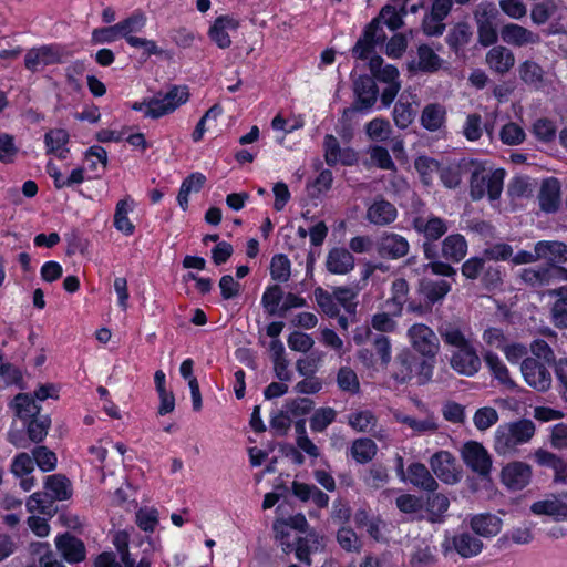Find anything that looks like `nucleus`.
Masks as SVG:
<instances>
[{
	"mask_svg": "<svg viewBox=\"0 0 567 567\" xmlns=\"http://www.w3.org/2000/svg\"><path fill=\"white\" fill-rule=\"evenodd\" d=\"M466 174H470V195L473 200L485 195L491 200L497 199L503 190L505 171L493 168L487 162L468 159L465 162Z\"/></svg>",
	"mask_w": 567,
	"mask_h": 567,
	"instance_id": "nucleus-1",
	"label": "nucleus"
},
{
	"mask_svg": "<svg viewBox=\"0 0 567 567\" xmlns=\"http://www.w3.org/2000/svg\"><path fill=\"white\" fill-rule=\"evenodd\" d=\"M47 492L33 493L27 501L30 513L38 512L48 518L58 514L56 501H68L73 495L71 481L63 474H52L45 477Z\"/></svg>",
	"mask_w": 567,
	"mask_h": 567,
	"instance_id": "nucleus-2",
	"label": "nucleus"
},
{
	"mask_svg": "<svg viewBox=\"0 0 567 567\" xmlns=\"http://www.w3.org/2000/svg\"><path fill=\"white\" fill-rule=\"evenodd\" d=\"M536 426L529 419H519L498 425L494 434V450L498 455H508L517 446L528 443L535 435Z\"/></svg>",
	"mask_w": 567,
	"mask_h": 567,
	"instance_id": "nucleus-3",
	"label": "nucleus"
},
{
	"mask_svg": "<svg viewBox=\"0 0 567 567\" xmlns=\"http://www.w3.org/2000/svg\"><path fill=\"white\" fill-rule=\"evenodd\" d=\"M393 367V378L399 383H406L416 377L417 384L424 385L432 379L434 361L404 349L395 357Z\"/></svg>",
	"mask_w": 567,
	"mask_h": 567,
	"instance_id": "nucleus-4",
	"label": "nucleus"
},
{
	"mask_svg": "<svg viewBox=\"0 0 567 567\" xmlns=\"http://www.w3.org/2000/svg\"><path fill=\"white\" fill-rule=\"evenodd\" d=\"M189 99L187 86L174 85L165 94H157L143 102H135L132 105L134 111H143L145 117L159 118L173 113Z\"/></svg>",
	"mask_w": 567,
	"mask_h": 567,
	"instance_id": "nucleus-5",
	"label": "nucleus"
},
{
	"mask_svg": "<svg viewBox=\"0 0 567 567\" xmlns=\"http://www.w3.org/2000/svg\"><path fill=\"white\" fill-rule=\"evenodd\" d=\"M70 56L69 51L60 44H44L28 50L24 66L31 72H40L47 66L61 64Z\"/></svg>",
	"mask_w": 567,
	"mask_h": 567,
	"instance_id": "nucleus-6",
	"label": "nucleus"
},
{
	"mask_svg": "<svg viewBox=\"0 0 567 567\" xmlns=\"http://www.w3.org/2000/svg\"><path fill=\"white\" fill-rule=\"evenodd\" d=\"M396 473L400 480L408 481L411 485L425 492H435L439 487L436 480L433 477L429 468L421 462H412L409 464L405 472L403 457L398 456Z\"/></svg>",
	"mask_w": 567,
	"mask_h": 567,
	"instance_id": "nucleus-7",
	"label": "nucleus"
},
{
	"mask_svg": "<svg viewBox=\"0 0 567 567\" xmlns=\"http://www.w3.org/2000/svg\"><path fill=\"white\" fill-rule=\"evenodd\" d=\"M533 477L532 466L523 461H512L502 467L499 480L509 492H519L526 488Z\"/></svg>",
	"mask_w": 567,
	"mask_h": 567,
	"instance_id": "nucleus-8",
	"label": "nucleus"
},
{
	"mask_svg": "<svg viewBox=\"0 0 567 567\" xmlns=\"http://www.w3.org/2000/svg\"><path fill=\"white\" fill-rule=\"evenodd\" d=\"M413 349L421 358L433 360L439 351V340L431 328L423 323H415L409 329Z\"/></svg>",
	"mask_w": 567,
	"mask_h": 567,
	"instance_id": "nucleus-9",
	"label": "nucleus"
},
{
	"mask_svg": "<svg viewBox=\"0 0 567 567\" xmlns=\"http://www.w3.org/2000/svg\"><path fill=\"white\" fill-rule=\"evenodd\" d=\"M54 545L61 558L70 565H78L86 559L84 542L69 532L58 534Z\"/></svg>",
	"mask_w": 567,
	"mask_h": 567,
	"instance_id": "nucleus-10",
	"label": "nucleus"
},
{
	"mask_svg": "<svg viewBox=\"0 0 567 567\" xmlns=\"http://www.w3.org/2000/svg\"><path fill=\"white\" fill-rule=\"evenodd\" d=\"M462 457L467 467L483 477H488L492 468V458L486 449L476 441L464 444Z\"/></svg>",
	"mask_w": 567,
	"mask_h": 567,
	"instance_id": "nucleus-11",
	"label": "nucleus"
},
{
	"mask_svg": "<svg viewBox=\"0 0 567 567\" xmlns=\"http://www.w3.org/2000/svg\"><path fill=\"white\" fill-rule=\"evenodd\" d=\"M324 161L329 166L338 164L343 166L354 165L359 157L352 147H342L336 136L328 134L323 140Z\"/></svg>",
	"mask_w": 567,
	"mask_h": 567,
	"instance_id": "nucleus-12",
	"label": "nucleus"
},
{
	"mask_svg": "<svg viewBox=\"0 0 567 567\" xmlns=\"http://www.w3.org/2000/svg\"><path fill=\"white\" fill-rule=\"evenodd\" d=\"M520 278L533 287H543L553 284L555 280H567V269L556 265L526 268L522 271Z\"/></svg>",
	"mask_w": 567,
	"mask_h": 567,
	"instance_id": "nucleus-13",
	"label": "nucleus"
},
{
	"mask_svg": "<svg viewBox=\"0 0 567 567\" xmlns=\"http://www.w3.org/2000/svg\"><path fill=\"white\" fill-rule=\"evenodd\" d=\"M526 383L537 391L545 392L551 385V374L544 363L534 358H525L520 365Z\"/></svg>",
	"mask_w": 567,
	"mask_h": 567,
	"instance_id": "nucleus-14",
	"label": "nucleus"
},
{
	"mask_svg": "<svg viewBox=\"0 0 567 567\" xmlns=\"http://www.w3.org/2000/svg\"><path fill=\"white\" fill-rule=\"evenodd\" d=\"M377 252L386 259H400L405 257L410 249L408 239L399 234L383 231L375 243Z\"/></svg>",
	"mask_w": 567,
	"mask_h": 567,
	"instance_id": "nucleus-15",
	"label": "nucleus"
},
{
	"mask_svg": "<svg viewBox=\"0 0 567 567\" xmlns=\"http://www.w3.org/2000/svg\"><path fill=\"white\" fill-rule=\"evenodd\" d=\"M413 229L426 240H439L449 229L446 220L431 213L416 215L412 220Z\"/></svg>",
	"mask_w": 567,
	"mask_h": 567,
	"instance_id": "nucleus-16",
	"label": "nucleus"
},
{
	"mask_svg": "<svg viewBox=\"0 0 567 567\" xmlns=\"http://www.w3.org/2000/svg\"><path fill=\"white\" fill-rule=\"evenodd\" d=\"M239 28V21L231 16H220L216 18L208 29L209 39L221 50L231 45L230 32H236Z\"/></svg>",
	"mask_w": 567,
	"mask_h": 567,
	"instance_id": "nucleus-17",
	"label": "nucleus"
},
{
	"mask_svg": "<svg viewBox=\"0 0 567 567\" xmlns=\"http://www.w3.org/2000/svg\"><path fill=\"white\" fill-rule=\"evenodd\" d=\"M430 466L439 480L453 484L458 480L455 468V457L449 451H439L430 458Z\"/></svg>",
	"mask_w": 567,
	"mask_h": 567,
	"instance_id": "nucleus-18",
	"label": "nucleus"
},
{
	"mask_svg": "<svg viewBox=\"0 0 567 567\" xmlns=\"http://www.w3.org/2000/svg\"><path fill=\"white\" fill-rule=\"evenodd\" d=\"M501 37L505 43L518 48L536 45L542 40L538 33L516 23L504 25L501 30Z\"/></svg>",
	"mask_w": 567,
	"mask_h": 567,
	"instance_id": "nucleus-19",
	"label": "nucleus"
},
{
	"mask_svg": "<svg viewBox=\"0 0 567 567\" xmlns=\"http://www.w3.org/2000/svg\"><path fill=\"white\" fill-rule=\"evenodd\" d=\"M485 63L492 72L504 75L514 66L515 55L508 48L495 45L487 51Z\"/></svg>",
	"mask_w": 567,
	"mask_h": 567,
	"instance_id": "nucleus-20",
	"label": "nucleus"
},
{
	"mask_svg": "<svg viewBox=\"0 0 567 567\" xmlns=\"http://www.w3.org/2000/svg\"><path fill=\"white\" fill-rule=\"evenodd\" d=\"M291 493L301 503L312 502L319 509L327 508L329 505V495L313 484L293 481L291 483Z\"/></svg>",
	"mask_w": 567,
	"mask_h": 567,
	"instance_id": "nucleus-21",
	"label": "nucleus"
},
{
	"mask_svg": "<svg viewBox=\"0 0 567 567\" xmlns=\"http://www.w3.org/2000/svg\"><path fill=\"white\" fill-rule=\"evenodd\" d=\"M451 364L458 373L472 377L480 370L481 360L475 350L467 344L453 354Z\"/></svg>",
	"mask_w": 567,
	"mask_h": 567,
	"instance_id": "nucleus-22",
	"label": "nucleus"
},
{
	"mask_svg": "<svg viewBox=\"0 0 567 567\" xmlns=\"http://www.w3.org/2000/svg\"><path fill=\"white\" fill-rule=\"evenodd\" d=\"M398 210L393 204L377 198L367 209L365 218L375 226H386L396 219Z\"/></svg>",
	"mask_w": 567,
	"mask_h": 567,
	"instance_id": "nucleus-23",
	"label": "nucleus"
},
{
	"mask_svg": "<svg viewBox=\"0 0 567 567\" xmlns=\"http://www.w3.org/2000/svg\"><path fill=\"white\" fill-rule=\"evenodd\" d=\"M503 526L502 519L492 513L473 515L470 520L471 529L478 536L491 538L496 536Z\"/></svg>",
	"mask_w": 567,
	"mask_h": 567,
	"instance_id": "nucleus-24",
	"label": "nucleus"
},
{
	"mask_svg": "<svg viewBox=\"0 0 567 567\" xmlns=\"http://www.w3.org/2000/svg\"><path fill=\"white\" fill-rule=\"evenodd\" d=\"M354 93L357 95V110L370 109L374 105L379 90L370 76H359L354 81Z\"/></svg>",
	"mask_w": 567,
	"mask_h": 567,
	"instance_id": "nucleus-25",
	"label": "nucleus"
},
{
	"mask_svg": "<svg viewBox=\"0 0 567 567\" xmlns=\"http://www.w3.org/2000/svg\"><path fill=\"white\" fill-rule=\"evenodd\" d=\"M451 547L462 557L472 558L483 550V542L474 535L463 532L455 534L451 540Z\"/></svg>",
	"mask_w": 567,
	"mask_h": 567,
	"instance_id": "nucleus-26",
	"label": "nucleus"
},
{
	"mask_svg": "<svg viewBox=\"0 0 567 567\" xmlns=\"http://www.w3.org/2000/svg\"><path fill=\"white\" fill-rule=\"evenodd\" d=\"M326 267L334 275H346L354 268V257L346 248H332L327 256Z\"/></svg>",
	"mask_w": 567,
	"mask_h": 567,
	"instance_id": "nucleus-27",
	"label": "nucleus"
},
{
	"mask_svg": "<svg viewBox=\"0 0 567 567\" xmlns=\"http://www.w3.org/2000/svg\"><path fill=\"white\" fill-rule=\"evenodd\" d=\"M519 79L529 87L540 90L546 85V72L533 60L523 61L518 66Z\"/></svg>",
	"mask_w": 567,
	"mask_h": 567,
	"instance_id": "nucleus-28",
	"label": "nucleus"
},
{
	"mask_svg": "<svg viewBox=\"0 0 567 567\" xmlns=\"http://www.w3.org/2000/svg\"><path fill=\"white\" fill-rule=\"evenodd\" d=\"M380 27L377 20H373L364 30L363 37L360 38L352 49V54L357 59L364 60L374 49V45L382 40L379 35Z\"/></svg>",
	"mask_w": 567,
	"mask_h": 567,
	"instance_id": "nucleus-29",
	"label": "nucleus"
},
{
	"mask_svg": "<svg viewBox=\"0 0 567 567\" xmlns=\"http://www.w3.org/2000/svg\"><path fill=\"white\" fill-rule=\"evenodd\" d=\"M539 206L546 213H554L560 205V185L555 178L542 184L538 195Z\"/></svg>",
	"mask_w": 567,
	"mask_h": 567,
	"instance_id": "nucleus-30",
	"label": "nucleus"
},
{
	"mask_svg": "<svg viewBox=\"0 0 567 567\" xmlns=\"http://www.w3.org/2000/svg\"><path fill=\"white\" fill-rule=\"evenodd\" d=\"M446 121V109L440 103H430L424 106L420 122L421 125L430 131L436 132L441 130Z\"/></svg>",
	"mask_w": 567,
	"mask_h": 567,
	"instance_id": "nucleus-31",
	"label": "nucleus"
},
{
	"mask_svg": "<svg viewBox=\"0 0 567 567\" xmlns=\"http://www.w3.org/2000/svg\"><path fill=\"white\" fill-rule=\"evenodd\" d=\"M442 257L453 261H461L467 254V241L461 234H452L444 238L441 248Z\"/></svg>",
	"mask_w": 567,
	"mask_h": 567,
	"instance_id": "nucleus-32",
	"label": "nucleus"
},
{
	"mask_svg": "<svg viewBox=\"0 0 567 567\" xmlns=\"http://www.w3.org/2000/svg\"><path fill=\"white\" fill-rule=\"evenodd\" d=\"M69 133L63 128H52L44 135L47 153L53 154L58 158L64 159L69 154L68 143Z\"/></svg>",
	"mask_w": 567,
	"mask_h": 567,
	"instance_id": "nucleus-33",
	"label": "nucleus"
},
{
	"mask_svg": "<svg viewBox=\"0 0 567 567\" xmlns=\"http://www.w3.org/2000/svg\"><path fill=\"white\" fill-rule=\"evenodd\" d=\"M472 35L473 32L470 24L466 22H458L449 31L446 35V43L450 49L458 55L470 43Z\"/></svg>",
	"mask_w": 567,
	"mask_h": 567,
	"instance_id": "nucleus-34",
	"label": "nucleus"
},
{
	"mask_svg": "<svg viewBox=\"0 0 567 567\" xmlns=\"http://www.w3.org/2000/svg\"><path fill=\"white\" fill-rule=\"evenodd\" d=\"M484 132L492 138L493 125L483 124L482 116L477 113L468 114L462 127L463 136L470 142H475L482 137Z\"/></svg>",
	"mask_w": 567,
	"mask_h": 567,
	"instance_id": "nucleus-35",
	"label": "nucleus"
},
{
	"mask_svg": "<svg viewBox=\"0 0 567 567\" xmlns=\"http://www.w3.org/2000/svg\"><path fill=\"white\" fill-rule=\"evenodd\" d=\"M539 259H546L548 265L567 260V245L560 241H538L535 245Z\"/></svg>",
	"mask_w": 567,
	"mask_h": 567,
	"instance_id": "nucleus-36",
	"label": "nucleus"
},
{
	"mask_svg": "<svg viewBox=\"0 0 567 567\" xmlns=\"http://www.w3.org/2000/svg\"><path fill=\"white\" fill-rule=\"evenodd\" d=\"M147 23V17L143 11H135L126 19L116 23L121 38L128 43V39H136L135 33L142 32Z\"/></svg>",
	"mask_w": 567,
	"mask_h": 567,
	"instance_id": "nucleus-37",
	"label": "nucleus"
},
{
	"mask_svg": "<svg viewBox=\"0 0 567 567\" xmlns=\"http://www.w3.org/2000/svg\"><path fill=\"white\" fill-rule=\"evenodd\" d=\"M378 453L375 442L370 437H359L352 441L350 454L359 464L371 462Z\"/></svg>",
	"mask_w": 567,
	"mask_h": 567,
	"instance_id": "nucleus-38",
	"label": "nucleus"
},
{
	"mask_svg": "<svg viewBox=\"0 0 567 567\" xmlns=\"http://www.w3.org/2000/svg\"><path fill=\"white\" fill-rule=\"evenodd\" d=\"M12 404L14 406L17 416L22 422H25L27 420L41 414V406L29 393L17 394L12 401Z\"/></svg>",
	"mask_w": 567,
	"mask_h": 567,
	"instance_id": "nucleus-39",
	"label": "nucleus"
},
{
	"mask_svg": "<svg viewBox=\"0 0 567 567\" xmlns=\"http://www.w3.org/2000/svg\"><path fill=\"white\" fill-rule=\"evenodd\" d=\"M485 365L494 379L499 383L513 388L515 383L509 377V371L501 358L493 351H486L483 355Z\"/></svg>",
	"mask_w": 567,
	"mask_h": 567,
	"instance_id": "nucleus-40",
	"label": "nucleus"
},
{
	"mask_svg": "<svg viewBox=\"0 0 567 567\" xmlns=\"http://www.w3.org/2000/svg\"><path fill=\"white\" fill-rule=\"evenodd\" d=\"M133 200L130 197L121 199L116 204L114 214V227L126 236L133 235L135 226L128 218V213L133 209Z\"/></svg>",
	"mask_w": 567,
	"mask_h": 567,
	"instance_id": "nucleus-41",
	"label": "nucleus"
},
{
	"mask_svg": "<svg viewBox=\"0 0 567 567\" xmlns=\"http://www.w3.org/2000/svg\"><path fill=\"white\" fill-rule=\"evenodd\" d=\"M206 182V177L202 173H193L187 176L182 185L179 193L177 195L178 205L183 210H186L188 207V196L192 192L198 193Z\"/></svg>",
	"mask_w": 567,
	"mask_h": 567,
	"instance_id": "nucleus-42",
	"label": "nucleus"
},
{
	"mask_svg": "<svg viewBox=\"0 0 567 567\" xmlns=\"http://www.w3.org/2000/svg\"><path fill=\"white\" fill-rule=\"evenodd\" d=\"M23 425L25 426L28 437L34 443H40L48 434L51 426V417L48 414H39L23 422Z\"/></svg>",
	"mask_w": 567,
	"mask_h": 567,
	"instance_id": "nucleus-43",
	"label": "nucleus"
},
{
	"mask_svg": "<svg viewBox=\"0 0 567 567\" xmlns=\"http://www.w3.org/2000/svg\"><path fill=\"white\" fill-rule=\"evenodd\" d=\"M429 495L424 502V507L433 523L440 522L442 516L449 509L450 501L447 496L441 493L427 492Z\"/></svg>",
	"mask_w": 567,
	"mask_h": 567,
	"instance_id": "nucleus-44",
	"label": "nucleus"
},
{
	"mask_svg": "<svg viewBox=\"0 0 567 567\" xmlns=\"http://www.w3.org/2000/svg\"><path fill=\"white\" fill-rule=\"evenodd\" d=\"M417 58L416 68L423 72L433 73L442 66V59L426 44L417 48Z\"/></svg>",
	"mask_w": 567,
	"mask_h": 567,
	"instance_id": "nucleus-45",
	"label": "nucleus"
},
{
	"mask_svg": "<svg viewBox=\"0 0 567 567\" xmlns=\"http://www.w3.org/2000/svg\"><path fill=\"white\" fill-rule=\"evenodd\" d=\"M369 65L373 76L380 82H384L386 84L399 82L398 69L391 64L383 65L382 58H371Z\"/></svg>",
	"mask_w": 567,
	"mask_h": 567,
	"instance_id": "nucleus-46",
	"label": "nucleus"
},
{
	"mask_svg": "<svg viewBox=\"0 0 567 567\" xmlns=\"http://www.w3.org/2000/svg\"><path fill=\"white\" fill-rule=\"evenodd\" d=\"M530 511L536 515L566 516L567 505L558 499H544L533 503Z\"/></svg>",
	"mask_w": 567,
	"mask_h": 567,
	"instance_id": "nucleus-47",
	"label": "nucleus"
},
{
	"mask_svg": "<svg viewBox=\"0 0 567 567\" xmlns=\"http://www.w3.org/2000/svg\"><path fill=\"white\" fill-rule=\"evenodd\" d=\"M336 410L330 406L317 409L310 417L311 431L315 433H322L336 421Z\"/></svg>",
	"mask_w": 567,
	"mask_h": 567,
	"instance_id": "nucleus-48",
	"label": "nucleus"
},
{
	"mask_svg": "<svg viewBox=\"0 0 567 567\" xmlns=\"http://www.w3.org/2000/svg\"><path fill=\"white\" fill-rule=\"evenodd\" d=\"M377 417L370 410L353 412L348 416L349 425L357 432H368L377 425Z\"/></svg>",
	"mask_w": 567,
	"mask_h": 567,
	"instance_id": "nucleus-49",
	"label": "nucleus"
},
{
	"mask_svg": "<svg viewBox=\"0 0 567 567\" xmlns=\"http://www.w3.org/2000/svg\"><path fill=\"white\" fill-rule=\"evenodd\" d=\"M271 278L279 282H286L291 276V262L284 254H277L270 261Z\"/></svg>",
	"mask_w": 567,
	"mask_h": 567,
	"instance_id": "nucleus-50",
	"label": "nucleus"
},
{
	"mask_svg": "<svg viewBox=\"0 0 567 567\" xmlns=\"http://www.w3.org/2000/svg\"><path fill=\"white\" fill-rule=\"evenodd\" d=\"M284 291L282 289L274 285L266 289L262 295V306L269 316L280 315V308L282 303Z\"/></svg>",
	"mask_w": 567,
	"mask_h": 567,
	"instance_id": "nucleus-51",
	"label": "nucleus"
},
{
	"mask_svg": "<svg viewBox=\"0 0 567 567\" xmlns=\"http://www.w3.org/2000/svg\"><path fill=\"white\" fill-rule=\"evenodd\" d=\"M337 384L341 391L350 394H357L360 391L358 375L350 367H341L338 370Z\"/></svg>",
	"mask_w": 567,
	"mask_h": 567,
	"instance_id": "nucleus-52",
	"label": "nucleus"
},
{
	"mask_svg": "<svg viewBox=\"0 0 567 567\" xmlns=\"http://www.w3.org/2000/svg\"><path fill=\"white\" fill-rule=\"evenodd\" d=\"M365 133L372 141H386L391 133L392 127L388 120L375 117L365 125Z\"/></svg>",
	"mask_w": 567,
	"mask_h": 567,
	"instance_id": "nucleus-53",
	"label": "nucleus"
},
{
	"mask_svg": "<svg viewBox=\"0 0 567 567\" xmlns=\"http://www.w3.org/2000/svg\"><path fill=\"white\" fill-rule=\"evenodd\" d=\"M393 121L394 124L404 130L409 127L415 117V110L412 107V104L409 102L399 101L393 109Z\"/></svg>",
	"mask_w": 567,
	"mask_h": 567,
	"instance_id": "nucleus-54",
	"label": "nucleus"
},
{
	"mask_svg": "<svg viewBox=\"0 0 567 567\" xmlns=\"http://www.w3.org/2000/svg\"><path fill=\"white\" fill-rule=\"evenodd\" d=\"M315 300L321 311L329 316L334 317L339 313L338 303L333 293H329L321 287H318L313 291Z\"/></svg>",
	"mask_w": 567,
	"mask_h": 567,
	"instance_id": "nucleus-55",
	"label": "nucleus"
},
{
	"mask_svg": "<svg viewBox=\"0 0 567 567\" xmlns=\"http://www.w3.org/2000/svg\"><path fill=\"white\" fill-rule=\"evenodd\" d=\"M467 161L468 159H464L457 165H450V166L443 167L440 171L441 181L446 187L455 188L461 184L462 176L464 173H466L465 162H467Z\"/></svg>",
	"mask_w": 567,
	"mask_h": 567,
	"instance_id": "nucleus-56",
	"label": "nucleus"
},
{
	"mask_svg": "<svg viewBox=\"0 0 567 567\" xmlns=\"http://www.w3.org/2000/svg\"><path fill=\"white\" fill-rule=\"evenodd\" d=\"M396 508L404 514H416L424 508V501L421 496L404 493L395 498Z\"/></svg>",
	"mask_w": 567,
	"mask_h": 567,
	"instance_id": "nucleus-57",
	"label": "nucleus"
},
{
	"mask_svg": "<svg viewBox=\"0 0 567 567\" xmlns=\"http://www.w3.org/2000/svg\"><path fill=\"white\" fill-rule=\"evenodd\" d=\"M32 454L33 462L42 472H51L56 467V455L47 446H37Z\"/></svg>",
	"mask_w": 567,
	"mask_h": 567,
	"instance_id": "nucleus-58",
	"label": "nucleus"
},
{
	"mask_svg": "<svg viewBox=\"0 0 567 567\" xmlns=\"http://www.w3.org/2000/svg\"><path fill=\"white\" fill-rule=\"evenodd\" d=\"M498 421V413L492 406H483L476 410L473 416L474 425L480 431H485L496 424Z\"/></svg>",
	"mask_w": 567,
	"mask_h": 567,
	"instance_id": "nucleus-59",
	"label": "nucleus"
},
{
	"mask_svg": "<svg viewBox=\"0 0 567 567\" xmlns=\"http://www.w3.org/2000/svg\"><path fill=\"white\" fill-rule=\"evenodd\" d=\"M363 481L367 486L374 489L383 487L389 481L386 467L383 464H372Z\"/></svg>",
	"mask_w": 567,
	"mask_h": 567,
	"instance_id": "nucleus-60",
	"label": "nucleus"
},
{
	"mask_svg": "<svg viewBox=\"0 0 567 567\" xmlns=\"http://www.w3.org/2000/svg\"><path fill=\"white\" fill-rule=\"evenodd\" d=\"M499 138L506 145H518L525 141L526 134L518 124L509 122L502 127Z\"/></svg>",
	"mask_w": 567,
	"mask_h": 567,
	"instance_id": "nucleus-61",
	"label": "nucleus"
},
{
	"mask_svg": "<svg viewBox=\"0 0 567 567\" xmlns=\"http://www.w3.org/2000/svg\"><path fill=\"white\" fill-rule=\"evenodd\" d=\"M333 292L338 306H342L344 310L350 315L354 313L357 307L355 299L358 297V291L353 288L338 287L334 289Z\"/></svg>",
	"mask_w": 567,
	"mask_h": 567,
	"instance_id": "nucleus-62",
	"label": "nucleus"
},
{
	"mask_svg": "<svg viewBox=\"0 0 567 567\" xmlns=\"http://www.w3.org/2000/svg\"><path fill=\"white\" fill-rule=\"evenodd\" d=\"M371 162L381 169H395V164L391 158L389 151L380 145H374L369 148Z\"/></svg>",
	"mask_w": 567,
	"mask_h": 567,
	"instance_id": "nucleus-63",
	"label": "nucleus"
},
{
	"mask_svg": "<svg viewBox=\"0 0 567 567\" xmlns=\"http://www.w3.org/2000/svg\"><path fill=\"white\" fill-rule=\"evenodd\" d=\"M337 542L346 551L359 550V538L351 527L342 526L337 532Z\"/></svg>",
	"mask_w": 567,
	"mask_h": 567,
	"instance_id": "nucleus-64",
	"label": "nucleus"
}]
</instances>
